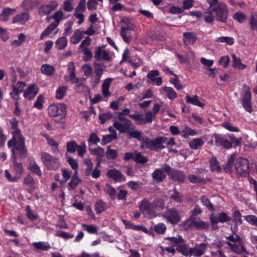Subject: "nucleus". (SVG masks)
I'll list each match as a JSON object with an SVG mask.
<instances>
[{
    "label": "nucleus",
    "instance_id": "8fccbe9b",
    "mask_svg": "<svg viewBox=\"0 0 257 257\" xmlns=\"http://www.w3.org/2000/svg\"><path fill=\"white\" fill-rule=\"evenodd\" d=\"M57 26H57L55 24L51 23V24L49 26H48L42 33L40 39L42 40L45 37L50 35L51 32L56 28Z\"/></svg>",
    "mask_w": 257,
    "mask_h": 257
},
{
    "label": "nucleus",
    "instance_id": "c85d7f7f",
    "mask_svg": "<svg viewBox=\"0 0 257 257\" xmlns=\"http://www.w3.org/2000/svg\"><path fill=\"white\" fill-rule=\"evenodd\" d=\"M232 58V66L235 68L240 70H243L246 67V65L243 64L239 57H237L234 54L231 55Z\"/></svg>",
    "mask_w": 257,
    "mask_h": 257
},
{
    "label": "nucleus",
    "instance_id": "a18cd8bd",
    "mask_svg": "<svg viewBox=\"0 0 257 257\" xmlns=\"http://www.w3.org/2000/svg\"><path fill=\"white\" fill-rule=\"evenodd\" d=\"M68 87L66 86H60L56 92V98L58 99H62L65 95Z\"/></svg>",
    "mask_w": 257,
    "mask_h": 257
},
{
    "label": "nucleus",
    "instance_id": "6e6d98bb",
    "mask_svg": "<svg viewBox=\"0 0 257 257\" xmlns=\"http://www.w3.org/2000/svg\"><path fill=\"white\" fill-rule=\"evenodd\" d=\"M233 221L235 223L234 227L237 225H240L242 223L241 214L239 210H235L233 213Z\"/></svg>",
    "mask_w": 257,
    "mask_h": 257
},
{
    "label": "nucleus",
    "instance_id": "6ab92c4d",
    "mask_svg": "<svg viewBox=\"0 0 257 257\" xmlns=\"http://www.w3.org/2000/svg\"><path fill=\"white\" fill-rule=\"evenodd\" d=\"M215 143L216 146H221L225 149H229L232 148L231 142L224 137L218 134H214Z\"/></svg>",
    "mask_w": 257,
    "mask_h": 257
},
{
    "label": "nucleus",
    "instance_id": "f8f14e48",
    "mask_svg": "<svg viewBox=\"0 0 257 257\" xmlns=\"http://www.w3.org/2000/svg\"><path fill=\"white\" fill-rule=\"evenodd\" d=\"M164 217L172 224H177L181 220L179 211L175 208L167 209L164 213Z\"/></svg>",
    "mask_w": 257,
    "mask_h": 257
},
{
    "label": "nucleus",
    "instance_id": "a878e982",
    "mask_svg": "<svg viewBox=\"0 0 257 257\" xmlns=\"http://www.w3.org/2000/svg\"><path fill=\"white\" fill-rule=\"evenodd\" d=\"M207 249V245L204 243H200L198 246L192 248L191 255L200 256L203 254Z\"/></svg>",
    "mask_w": 257,
    "mask_h": 257
},
{
    "label": "nucleus",
    "instance_id": "c9c22d12",
    "mask_svg": "<svg viewBox=\"0 0 257 257\" xmlns=\"http://www.w3.org/2000/svg\"><path fill=\"white\" fill-rule=\"evenodd\" d=\"M13 169L15 171V175L20 179L22 176V174L23 173V172L24 171L22 164L20 163H18L16 161V160L14 159V164H13Z\"/></svg>",
    "mask_w": 257,
    "mask_h": 257
},
{
    "label": "nucleus",
    "instance_id": "f257e3e1",
    "mask_svg": "<svg viewBox=\"0 0 257 257\" xmlns=\"http://www.w3.org/2000/svg\"><path fill=\"white\" fill-rule=\"evenodd\" d=\"M8 146L9 148H12V152L15 160H16L17 155L21 159L27 157V150L25 147V139L19 131L8 141Z\"/></svg>",
    "mask_w": 257,
    "mask_h": 257
},
{
    "label": "nucleus",
    "instance_id": "4c0bfd02",
    "mask_svg": "<svg viewBox=\"0 0 257 257\" xmlns=\"http://www.w3.org/2000/svg\"><path fill=\"white\" fill-rule=\"evenodd\" d=\"M81 182V180L77 177V171H75L74 174L72 176L71 179L68 183V186L71 189H74Z\"/></svg>",
    "mask_w": 257,
    "mask_h": 257
},
{
    "label": "nucleus",
    "instance_id": "c03bdc74",
    "mask_svg": "<svg viewBox=\"0 0 257 257\" xmlns=\"http://www.w3.org/2000/svg\"><path fill=\"white\" fill-rule=\"evenodd\" d=\"M213 8L209 7L205 14L204 20L206 23H212L214 20L215 17L213 14Z\"/></svg>",
    "mask_w": 257,
    "mask_h": 257
},
{
    "label": "nucleus",
    "instance_id": "f3484780",
    "mask_svg": "<svg viewBox=\"0 0 257 257\" xmlns=\"http://www.w3.org/2000/svg\"><path fill=\"white\" fill-rule=\"evenodd\" d=\"M166 171H165V164L163 165V168L156 169L152 174L153 181L155 183L163 182L166 178Z\"/></svg>",
    "mask_w": 257,
    "mask_h": 257
},
{
    "label": "nucleus",
    "instance_id": "052dcab7",
    "mask_svg": "<svg viewBox=\"0 0 257 257\" xmlns=\"http://www.w3.org/2000/svg\"><path fill=\"white\" fill-rule=\"evenodd\" d=\"M82 226L89 233L94 234H97L98 233V229L95 226L86 224H82Z\"/></svg>",
    "mask_w": 257,
    "mask_h": 257
},
{
    "label": "nucleus",
    "instance_id": "aec40b11",
    "mask_svg": "<svg viewBox=\"0 0 257 257\" xmlns=\"http://www.w3.org/2000/svg\"><path fill=\"white\" fill-rule=\"evenodd\" d=\"M106 175L112 180L117 182H123L125 180L124 176L116 169H110L106 172Z\"/></svg>",
    "mask_w": 257,
    "mask_h": 257
},
{
    "label": "nucleus",
    "instance_id": "bb28decb",
    "mask_svg": "<svg viewBox=\"0 0 257 257\" xmlns=\"http://www.w3.org/2000/svg\"><path fill=\"white\" fill-rule=\"evenodd\" d=\"M176 249L179 252H181L184 255H191L192 248L188 247L184 241L180 243Z\"/></svg>",
    "mask_w": 257,
    "mask_h": 257
},
{
    "label": "nucleus",
    "instance_id": "a19ab883",
    "mask_svg": "<svg viewBox=\"0 0 257 257\" xmlns=\"http://www.w3.org/2000/svg\"><path fill=\"white\" fill-rule=\"evenodd\" d=\"M148 157L143 156L140 152H135L134 161L138 164H145L148 161Z\"/></svg>",
    "mask_w": 257,
    "mask_h": 257
},
{
    "label": "nucleus",
    "instance_id": "69168bd1",
    "mask_svg": "<svg viewBox=\"0 0 257 257\" xmlns=\"http://www.w3.org/2000/svg\"><path fill=\"white\" fill-rule=\"evenodd\" d=\"M120 34L123 41L128 43L131 39V32H128L125 28H121Z\"/></svg>",
    "mask_w": 257,
    "mask_h": 257
},
{
    "label": "nucleus",
    "instance_id": "5fc2aeb1",
    "mask_svg": "<svg viewBox=\"0 0 257 257\" xmlns=\"http://www.w3.org/2000/svg\"><path fill=\"white\" fill-rule=\"evenodd\" d=\"M112 117L113 114L109 112L100 114L98 117L99 122L102 124H104L107 120L112 118Z\"/></svg>",
    "mask_w": 257,
    "mask_h": 257
},
{
    "label": "nucleus",
    "instance_id": "37998d69",
    "mask_svg": "<svg viewBox=\"0 0 257 257\" xmlns=\"http://www.w3.org/2000/svg\"><path fill=\"white\" fill-rule=\"evenodd\" d=\"M182 133L181 136L185 139L188 138L189 136H195L197 134L195 130H192L187 126H185L183 127Z\"/></svg>",
    "mask_w": 257,
    "mask_h": 257
},
{
    "label": "nucleus",
    "instance_id": "13d9d810",
    "mask_svg": "<svg viewBox=\"0 0 257 257\" xmlns=\"http://www.w3.org/2000/svg\"><path fill=\"white\" fill-rule=\"evenodd\" d=\"M167 229L166 225L163 223H159L154 227V230L158 234H164Z\"/></svg>",
    "mask_w": 257,
    "mask_h": 257
},
{
    "label": "nucleus",
    "instance_id": "79ce46f5",
    "mask_svg": "<svg viewBox=\"0 0 257 257\" xmlns=\"http://www.w3.org/2000/svg\"><path fill=\"white\" fill-rule=\"evenodd\" d=\"M41 72L48 76L51 75L55 71L54 67L49 64H43L41 68Z\"/></svg>",
    "mask_w": 257,
    "mask_h": 257
},
{
    "label": "nucleus",
    "instance_id": "603ef678",
    "mask_svg": "<svg viewBox=\"0 0 257 257\" xmlns=\"http://www.w3.org/2000/svg\"><path fill=\"white\" fill-rule=\"evenodd\" d=\"M94 71L96 76H101L105 67L102 63H94Z\"/></svg>",
    "mask_w": 257,
    "mask_h": 257
},
{
    "label": "nucleus",
    "instance_id": "680f3d73",
    "mask_svg": "<svg viewBox=\"0 0 257 257\" xmlns=\"http://www.w3.org/2000/svg\"><path fill=\"white\" fill-rule=\"evenodd\" d=\"M127 134L130 138H135L137 139L138 141L141 142L145 136H142V133L138 131H129Z\"/></svg>",
    "mask_w": 257,
    "mask_h": 257
},
{
    "label": "nucleus",
    "instance_id": "6e6552de",
    "mask_svg": "<svg viewBox=\"0 0 257 257\" xmlns=\"http://www.w3.org/2000/svg\"><path fill=\"white\" fill-rule=\"evenodd\" d=\"M165 171L169 178L174 181L183 183L186 179V174L181 170L172 168L168 164H165Z\"/></svg>",
    "mask_w": 257,
    "mask_h": 257
},
{
    "label": "nucleus",
    "instance_id": "58836bf2",
    "mask_svg": "<svg viewBox=\"0 0 257 257\" xmlns=\"http://www.w3.org/2000/svg\"><path fill=\"white\" fill-rule=\"evenodd\" d=\"M204 143V142L201 138L194 139L190 142L189 146L192 149L197 150L202 146Z\"/></svg>",
    "mask_w": 257,
    "mask_h": 257
},
{
    "label": "nucleus",
    "instance_id": "b1692460",
    "mask_svg": "<svg viewBox=\"0 0 257 257\" xmlns=\"http://www.w3.org/2000/svg\"><path fill=\"white\" fill-rule=\"evenodd\" d=\"M29 15L27 13H23L15 16L13 19V23L24 25L29 20Z\"/></svg>",
    "mask_w": 257,
    "mask_h": 257
},
{
    "label": "nucleus",
    "instance_id": "f03ea898",
    "mask_svg": "<svg viewBox=\"0 0 257 257\" xmlns=\"http://www.w3.org/2000/svg\"><path fill=\"white\" fill-rule=\"evenodd\" d=\"M167 140L165 137H158L151 140L147 136H145L141 141L140 148L141 149H148L151 151H159L164 149L165 146L163 145Z\"/></svg>",
    "mask_w": 257,
    "mask_h": 257
},
{
    "label": "nucleus",
    "instance_id": "0eeeda50",
    "mask_svg": "<svg viewBox=\"0 0 257 257\" xmlns=\"http://www.w3.org/2000/svg\"><path fill=\"white\" fill-rule=\"evenodd\" d=\"M234 167L236 173L242 177H246L249 175V166L247 159L240 158L236 160Z\"/></svg>",
    "mask_w": 257,
    "mask_h": 257
},
{
    "label": "nucleus",
    "instance_id": "bf43d9fd",
    "mask_svg": "<svg viewBox=\"0 0 257 257\" xmlns=\"http://www.w3.org/2000/svg\"><path fill=\"white\" fill-rule=\"evenodd\" d=\"M89 150L91 154L97 157H104L105 156L104 149L101 147H99L94 149H89Z\"/></svg>",
    "mask_w": 257,
    "mask_h": 257
},
{
    "label": "nucleus",
    "instance_id": "20e7f679",
    "mask_svg": "<svg viewBox=\"0 0 257 257\" xmlns=\"http://www.w3.org/2000/svg\"><path fill=\"white\" fill-rule=\"evenodd\" d=\"M240 101L244 109L248 112H251V93L250 87L246 84L243 85V91L241 93Z\"/></svg>",
    "mask_w": 257,
    "mask_h": 257
},
{
    "label": "nucleus",
    "instance_id": "393cba45",
    "mask_svg": "<svg viewBox=\"0 0 257 257\" xmlns=\"http://www.w3.org/2000/svg\"><path fill=\"white\" fill-rule=\"evenodd\" d=\"M38 93L37 87L35 84L30 86L24 92V96L29 100L33 99Z\"/></svg>",
    "mask_w": 257,
    "mask_h": 257
},
{
    "label": "nucleus",
    "instance_id": "9d476101",
    "mask_svg": "<svg viewBox=\"0 0 257 257\" xmlns=\"http://www.w3.org/2000/svg\"><path fill=\"white\" fill-rule=\"evenodd\" d=\"M41 160L49 170H56L59 167L58 159L46 152H43L41 154Z\"/></svg>",
    "mask_w": 257,
    "mask_h": 257
},
{
    "label": "nucleus",
    "instance_id": "4be33fe9",
    "mask_svg": "<svg viewBox=\"0 0 257 257\" xmlns=\"http://www.w3.org/2000/svg\"><path fill=\"white\" fill-rule=\"evenodd\" d=\"M103 47H98L94 53V58L97 60L100 61L103 60L105 61H109L111 60L109 52L106 50H102Z\"/></svg>",
    "mask_w": 257,
    "mask_h": 257
},
{
    "label": "nucleus",
    "instance_id": "7ed1b4c3",
    "mask_svg": "<svg viewBox=\"0 0 257 257\" xmlns=\"http://www.w3.org/2000/svg\"><path fill=\"white\" fill-rule=\"evenodd\" d=\"M209 226V224L202 220L200 218L190 216L189 218L184 221L183 227L185 230H188L191 228L196 229H205Z\"/></svg>",
    "mask_w": 257,
    "mask_h": 257
},
{
    "label": "nucleus",
    "instance_id": "473e14b6",
    "mask_svg": "<svg viewBox=\"0 0 257 257\" xmlns=\"http://www.w3.org/2000/svg\"><path fill=\"white\" fill-rule=\"evenodd\" d=\"M186 101L187 103H189L201 107H203L205 105L204 103L200 101L197 95H194L191 97L189 95H187L186 97Z\"/></svg>",
    "mask_w": 257,
    "mask_h": 257
},
{
    "label": "nucleus",
    "instance_id": "49530a36",
    "mask_svg": "<svg viewBox=\"0 0 257 257\" xmlns=\"http://www.w3.org/2000/svg\"><path fill=\"white\" fill-rule=\"evenodd\" d=\"M200 200L202 204L206 206V207L208 208L210 211H214L215 210V209L213 207V204L206 196L204 195L202 196L200 198Z\"/></svg>",
    "mask_w": 257,
    "mask_h": 257
},
{
    "label": "nucleus",
    "instance_id": "c756f323",
    "mask_svg": "<svg viewBox=\"0 0 257 257\" xmlns=\"http://www.w3.org/2000/svg\"><path fill=\"white\" fill-rule=\"evenodd\" d=\"M210 168L212 172H220L221 171V168L220 166L219 162L217 160L215 157H212L210 161Z\"/></svg>",
    "mask_w": 257,
    "mask_h": 257
},
{
    "label": "nucleus",
    "instance_id": "2eb2a0df",
    "mask_svg": "<svg viewBox=\"0 0 257 257\" xmlns=\"http://www.w3.org/2000/svg\"><path fill=\"white\" fill-rule=\"evenodd\" d=\"M226 243L234 252L238 254L247 253L242 238L234 243H232L230 241H226Z\"/></svg>",
    "mask_w": 257,
    "mask_h": 257
},
{
    "label": "nucleus",
    "instance_id": "3c124183",
    "mask_svg": "<svg viewBox=\"0 0 257 257\" xmlns=\"http://www.w3.org/2000/svg\"><path fill=\"white\" fill-rule=\"evenodd\" d=\"M67 45V40L65 37L59 38L55 42V45L59 50L64 49Z\"/></svg>",
    "mask_w": 257,
    "mask_h": 257
},
{
    "label": "nucleus",
    "instance_id": "dca6fc26",
    "mask_svg": "<svg viewBox=\"0 0 257 257\" xmlns=\"http://www.w3.org/2000/svg\"><path fill=\"white\" fill-rule=\"evenodd\" d=\"M58 6L57 2L52 1L49 4L42 5L39 9V14L41 16L48 15L54 10Z\"/></svg>",
    "mask_w": 257,
    "mask_h": 257
},
{
    "label": "nucleus",
    "instance_id": "9b49d317",
    "mask_svg": "<svg viewBox=\"0 0 257 257\" xmlns=\"http://www.w3.org/2000/svg\"><path fill=\"white\" fill-rule=\"evenodd\" d=\"M164 240L167 241L166 244L169 245L165 248V250L173 254H175L176 253L175 247H177L180 243L184 242V239L180 235L178 237H166L164 238Z\"/></svg>",
    "mask_w": 257,
    "mask_h": 257
},
{
    "label": "nucleus",
    "instance_id": "09e8293b",
    "mask_svg": "<svg viewBox=\"0 0 257 257\" xmlns=\"http://www.w3.org/2000/svg\"><path fill=\"white\" fill-rule=\"evenodd\" d=\"M118 152L116 150H113L109 146L107 147V151L105 154L106 157L108 160H114L117 157Z\"/></svg>",
    "mask_w": 257,
    "mask_h": 257
},
{
    "label": "nucleus",
    "instance_id": "5701e85b",
    "mask_svg": "<svg viewBox=\"0 0 257 257\" xmlns=\"http://www.w3.org/2000/svg\"><path fill=\"white\" fill-rule=\"evenodd\" d=\"M159 75V72L157 70H151L147 74V77L152 81L155 82L157 86H160L162 84V78L156 77Z\"/></svg>",
    "mask_w": 257,
    "mask_h": 257
},
{
    "label": "nucleus",
    "instance_id": "de8ad7c7",
    "mask_svg": "<svg viewBox=\"0 0 257 257\" xmlns=\"http://www.w3.org/2000/svg\"><path fill=\"white\" fill-rule=\"evenodd\" d=\"M163 89L166 94V96L170 99H173L177 97V94L173 88L165 86Z\"/></svg>",
    "mask_w": 257,
    "mask_h": 257
},
{
    "label": "nucleus",
    "instance_id": "a211bd4d",
    "mask_svg": "<svg viewBox=\"0 0 257 257\" xmlns=\"http://www.w3.org/2000/svg\"><path fill=\"white\" fill-rule=\"evenodd\" d=\"M209 219L211 223L214 226L217 224L218 222L223 223L229 221L231 220V217L225 212H222L218 214V216H214L213 214H211L209 216Z\"/></svg>",
    "mask_w": 257,
    "mask_h": 257
},
{
    "label": "nucleus",
    "instance_id": "338daca9",
    "mask_svg": "<svg viewBox=\"0 0 257 257\" xmlns=\"http://www.w3.org/2000/svg\"><path fill=\"white\" fill-rule=\"evenodd\" d=\"M127 185L132 190L137 191L141 187L142 183L139 181H131L127 183Z\"/></svg>",
    "mask_w": 257,
    "mask_h": 257
},
{
    "label": "nucleus",
    "instance_id": "ddd939ff",
    "mask_svg": "<svg viewBox=\"0 0 257 257\" xmlns=\"http://www.w3.org/2000/svg\"><path fill=\"white\" fill-rule=\"evenodd\" d=\"M48 113L52 117L64 116L66 112V106L63 103H55L51 104L48 109Z\"/></svg>",
    "mask_w": 257,
    "mask_h": 257
},
{
    "label": "nucleus",
    "instance_id": "774afa93",
    "mask_svg": "<svg viewBox=\"0 0 257 257\" xmlns=\"http://www.w3.org/2000/svg\"><path fill=\"white\" fill-rule=\"evenodd\" d=\"M63 15L64 14L62 11H59L56 12L54 15L52 16V18L55 20V22L52 23L58 26Z\"/></svg>",
    "mask_w": 257,
    "mask_h": 257
},
{
    "label": "nucleus",
    "instance_id": "423d86ee",
    "mask_svg": "<svg viewBox=\"0 0 257 257\" xmlns=\"http://www.w3.org/2000/svg\"><path fill=\"white\" fill-rule=\"evenodd\" d=\"M213 10L215 15V18L217 21L225 23L227 22L228 13L227 6L224 3H219L213 7Z\"/></svg>",
    "mask_w": 257,
    "mask_h": 257
},
{
    "label": "nucleus",
    "instance_id": "0e129e2a",
    "mask_svg": "<svg viewBox=\"0 0 257 257\" xmlns=\"http://www.w3.org/2000/svg\"><path fill=\"white\" fill-rule=\"evenodd\" d=\"M77 144L75 141L68 142L66 145V149L68 152L73 153L76 152L77 148Z\"/></svg>",
    "mask_w": 257,
    "mask_h": 257
},
{
    "label": "nucleus",
    "instance_id": "e433bc0d",
    "mask_svg": "<svg viewBox=\"0 0 257 257\" xmlns=\"http://www.w3.org/2000/svg\"><path fill=\"white\" fill-rule=\"evenodd\" d=\"M173 193L171 195L170 199L176 202H182L184 200V196L180 192L177 190L176 188H174L172 190Z\"/></svg>",
    "mask_w": 257,
    "mask_h": 257
},
{
    "label": "nucleus",
    "instance_id": "4468645a",
    "mask_svg": "<svg viewBox=\"0 0 257 257\" xmlns=\"http://www.w3.org/2000/svg\"><path fill=\"white\" fill-rule=\"evenodd\" d=\"M129 117L136 121L139 124L151 123L153 121V112L150 111H147L145 117L143 114L140 113L131 114L129 115Z\"/></svg>",
    "mask_w": 257,
    "mask_h": 257
},
{
    "label": "nucleus",
    "instance_id": "7c9ffc66",
    "mask_svg": "<svg viewBox=\"0 0 257 257\" xmlns=\"http://www.w3.org/2000/svg\"><path fill=\"white\" fill-rule=\"evenodd\" d=\"M94 207L97 214H100L107 208L106 203L101 199L97 200L94 204Z\"/></svg>",
    "mask_w": 257,
    "mask_h": 257
},
{
    "label": "nucleus",
    "instance_id": "864d4df0",
    "mask_svg": "<svg viewBox=\"0 0 257 257\" xmlns=\"http://www.w3.org/2000/svg\"><path fill=\"white\" fill-rule=\"evenodd\" d=\"M33 245L38 249L45 251L48 250L50 248V245L48 243L41 241L34 242Z\"/></svg>",
    "mask_w": 257,
    "mask_h": 257
},
{
    "label": "nucleus",
    "instance_id": "ea45409f",
    "mask_svg": "<svg viewBox=\"0 0 257 257\" xmlns=\"http://www.w3.org/2000/svg\"><path fill=\"white\" fill-rule=\"evenodd\" d=\"M104 191L108 194L111 200H114L116 196L115 189L108 184H106L104 188Z\"/></svg>",
    "mask_w": 257,
    "mask_h": 257
},
{
    "label": "nucleus",
    "instance_id": "e2e57ef3",
    "mask_svg": "<svg viewBox=\"0 0 257 257\" xmlns=\"http://www.w3.org/2000/svg\"><path fill=\"white\" fill-rule=\"evenodd\" d=\"M187 178L190 183L194 184L200 183L204 181L203 178H201L195 175L189 174L188 175Z\"/></svg>",
    "mask_w": 257,
    "mask_h": 257
},
{
    "label": "nucleus",
    "instance_id": "cd10ccee",
    "mask_svg": "<svg viewBox=\"0 0 257 257\" xmlns=\"http://www.w3.org/2000/svg\"><path fill=\"white\" fill-rule=\"evenodd\" d=\"M234 160V155H230L228 158L226 163L223 166V169L225 173L228 174L232 173Z\"/></svg>",
    "mask_w": 257,
    "mask_h": 257
},
{
    "label": "nucleus",
    "instance_id": "2f4dec72",
    "mask_svg": "<svg viewBox=\"0 0 257 257\" xmlns=\"http://www.w3.org/2000/svg\"><path fill=\"white\" fill-rule=\"evenodd\" d=\"M29 169L39 176L42 175L41 169L34 159H30Z\"/></svg>",
    "mask_w": 257,
    "mask_h": 257
},
{
    "label": "nucleus",
    "instance_id": "39448f33",
    "mask_svg": "<svg viewBox=\"0 0 257 257\" xmlns=\"http://www.w3.org/2000/svg\"><path fill=\"white\" fill-rule=\"evenodd\" d=\"M113 127L117 130L120 134H124L132 130V122L127 118L114 119Z\"/></svg>",
    "mask_w": 257,
    "mask_h": 257
},
{
    "label": "nucleus",
    "instance_id": "1a4fd4ad",
    "mask_svg": "<svg viewBox=\"0 0 257 257\" xmlns=\"http://www.w3.org/2000/svg\"><path fill=\"white\" fill-rule=\"evenodd\" d=\"M140 210L150 218L156 216V212L153 208L152 203H151L148 198L143 199L139 205Z\"/></svg>",
    "mask_w": 257,
    "mask_h": 257
},
{
    "label": "nucleus",
    "instance_id": "412c9836",
    "mask_svg": "<svg viewBox=\"0 0 257 257\" xmlns=\"http://www.w3.org/2000/svg\"><path fill=\"white\" fill-rule=\"evenodd\" d=\"M197 39V34L195 32H186L183 34V41L186 45H194Z\"/></svg>",
    "mask_w": 257,
    "mask_h": 257
},
{
    "label": "nucleus",
    "instance_id": "f704fd0d",
    "mask_svg": "<svg viewBox=\"0 0 257 257\" xmlns=\"http://www.w3.org/2000/svg\"><path fill=\"white\" fill-rule=\"evenodd\" d=\"M84 33L80 30H76L70 39V41L74 44H78L83 37Z\"/></svg>",
    "mask_w": 257,
    "mask_h": 257
},
{
    "label": "nucleus",
    "instance_id": "4d7b16f0",
    "mask_svg": "<svg viewBox=\"0 0 257 257\" xmlns=\"http://www.w3.org/2000/svg\"><path fill=\"white\" fill-rule=\"evenodd\" d=\"M25 86V82L19 81L16 85L13 86V90L16 91L17 94H20L23 91Z\"/></svg>",
    "mask_w": 257,
    "mask_h": 257
},
{
    "label": "nucleus",
    "instance_id": "72a5a7b5",
    "mask_svg": "<svg viewBox=\"0 0 257 257\" xmlns=\"http://www.w3.org/2000/svg\"><path fill=\"white\" fill-rule=\"evenodd\" d=\"M16 10L14 9H11L10 8H5L3 10L2 13L0 15V18L4 22H7L9 20L10 16L15 12Z\"/></svg>",
    "mask_w": 257,
    "mask_h": 257
}]
</instances>
